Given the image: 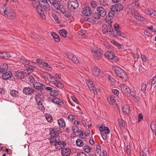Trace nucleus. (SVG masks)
Masks as SVG:
<instances>
[{"mask_svg": "<svg viewBox=\"0 0 156 156\" xmlns=\"http://www.w3.org/2000/svg\"><path fill=\"white\" fill-rule=\"evenodd\" d=\"M127 12L132 14L134 17L138 20L143 21L144 23H147L148 20H147L144 16L136 11L131 6H129L126 9Z\"/></svg>", "mask_w": 156, "mask_h": 156, "instance_id": "f257e3e1", "label": "nucleus"}, {"mask_svg": "<svg viewBox=\"0 0 156 156\" xmlns=\"http://www.w3.org/2000/svg\"><path fill=\"white\" fill-rule=\"evenodd\" d=\"M112 69L121 79L126 80L128 78L126 73L120 67L116 65H113Z\"/></svg>", "mask_w": 156, "mask_h": 156, "instance_id": "f03ea898", "label": "nucleus"}, {"mask_svg": "<svg viewBox=\"0 0 156 156\" xmlns=\"http://www.w3.org/2000/svg\"><path fill=\"white\" fill-rule=\"evenodd\" d=\"M0 12L3 15L10 19H13L16 16L14 11L9 7H6L5 9L2 8Z\"/></svg>", "mask_w": 156, "mask_h": 156, "instance_id": "7ed1b4c3", "label": "nucleus"}, {"mask_svg": "<svg viewBox=\"0 0 156 156\" xmlns=\"http://www.w3.org/2000/svg\"><path fill=\"white\" fill-rule=\"evenodd\" d=\"M78 7V2L77 0H69L68 2V9L73 11Z\"/></svg>", "mask_w": 156, "mask_h": 156, "instance_id": "20e7f679", "label": "nucleus"}, {"mask_svg": "<svg viewBox=\"0 0 156 156\" xmlns=\"http://www.w3.org/2000/svg\"><path fill=\"white\" fill-rule=\"evenodd\" d=\"M94 58L96 60H99L102 58V51L99 48H93L92 49Z\"/></svg>", "mask_w": 156, "mask_h": 156, "instance_id": "39448f33", "label": "nucleus"}, {"mask_svg": "<svg viewBox=\"0 0 156 156\" xmlns=\"http://www.w3.org/2000/svg\"><path fill=\"white\" fill-rule=\"evenodd\" d=\"M92 73L94 75L99 78L104 77V76L103 71L97 66H94L93 67L92 69Z\"/></svg>", "mask_w": 156, "mask_h": 156, "instance_id": "423d86ee", "label": "nucleus"}, {"mask_svg": "<svg viewBox=\"0 0 156 156\" xmlns=\"http://www.w3.org/2000/svg\"><path fill=\"white\" fill-rule=\"evenodd\" d=\"M102 32L103 34L113 36L114 33L113 29L109 26L104 25L102 28Z\"/></svg>", "mask_w": 156, "mask_h": 156, "instance_id": "0eeeda50", "label": "nucleus"}, {"mask_svg": "<svg viewBox=\"0 0 156 156\" xmlns=\"http://www.w3.org/2000/svg\"><path fill=\"white\" fill-rule=\"evenodd\" d=\"M40 3L41 7L47 11L50 10V6L48 4L47 0H38Z\"/></svg>", "mask_w": 156, "mask_h": 156, "instance_id": "6e6552de", "label": "nucleus"}, {"mask_svg": "<svg viewBox=\"0 0 156 156\" xmlns=\"http://www.w3.org/2000/svg\"><path fill=\"white\" fill-rule=\"evenodd\" d=\"M18 55L16 54V56L15 57V58L17 60V61H20V62L24 64L25 66L29 65V61L25 58L22 57L20 53H18Z\"/></svg>", "mask_w": 156, "mask_h": 156, "instance_id": "1a4fd4ad", "label": "nucleus"}, {"mask_svg": "<svg viewBox=\"0 0 156 156\" xmlns=\"http://www.w3.org/2000/svg\"><path fill=\"white\" fill-rule=\"evenodd\" d=\"M119 89L124 94H128L131 92V91L129 87L126 85L123 84H121L119 86Z\"/></svg>", "mask_w": 156, "mask_h": 156, "instance_id": "9d476101", "label": "nucleus"}, {"mask_svg": "<svg viewBox=\"0 0 156 156\" xmlns=\"http://www.w3.org/2000/svg\"><path fill=\"white\" fill-rule=\"evenodd\" d=\"M66 145V143L65 141H59L55 144V146L56 149H62Z\"/></svg>", "mask_w": 156, "mask_h": 156, "instance_id": "9b49d317", "label": "nucleus"}, {"mask_svg": "<svg viewBox=\"0 0 156 156\" xmlns=\"http://www.w3.org/2000/svg\"><path fill=\"white\" fill-rule=\"evenodd\" d=\"M82 13L87 16H90L92 13L91 8L89 6L84 7L82 11Z\"/></svg>", "mask_w": 156, "mask_h": 156, "instance_id": "f8f14e48", "label": "nucleus"}, {"mask_svg": "<svg viewBox=\"0 0 156 156\" xmlns=\"http://www.w3.org/2000/svg\"><path fill=\"white\" fill-rule=\"evenodd\" d=\"M34 91V90L30 87H24L23 90V93L27 95H31Z\"/></svg>", "mask_w": 156, "mask_h": 156, "instance_id": "ddd939ff", "label": "nucleus"}, {"mask_svg": "<svg viewBox=\"0 0 156 156\" xmlns=\"http://www.w3.org/2000/svg\"><path fill=\"white\" fill-rule=\"evenodd\" d=\"M49 1L51 5L52 9L54 11H57L58 9L59 6L60 5V4L53 0H49Z\"/></svg>", "mask_w": 156, "mask_h": 156, "instance_id": "4468645a", "label": "nucleus"}, {"mask_svg": "<svg viewBox=\"0 0 156 156\" xmlns=\"http://www.w3.org/2000/svg\"><path fill=\"white\" fill-rule=\"evenodd\" d=\"M123 8L122 5L119 4L113 5L111 7V9L114 10L115 11H120Z\"/></svg>", "mask_w": 156, "mask_h": 156, "instance_id": "2eb2a0df", "label": "nucleus"}, {"mask_svg": "<svg viewBox=\"0 0 156 156\" xmlns=\"http://www.w3.org/2000/svg\"><path fill=\"white\" fill-rule=\"evenodd\" d=\"M51 101L53 103L60 106H62L63 105V102L59 98L54 97L52 98Z\"/></svg>", "mask_w": 156, "mask_h": 156, "instance_id": "dca6fc26", "label": "nucleus"}, {"mask_svg": "<svg viewBox=\"0 0 156 156\" xmlns=\"http://www.w3.org/2000/svg\"><path fill=\"white\" fill-rule=\"evenodd\" d=\"M115 11L113 9H111L109 11L108 16H107L105 18V20L106 22L109 21L112 19L115 15Z\"/></svg>", "mask_w": 156, "mask_h": 156, "instance_id": "f3484780", "label": "nucleus"}, {"mask_svg": "<svg viewBox=\"0 0 156 156\" xmlns=\"http://www.w3.org/2000/svg\"><path fill=\"white\" fill-rule=\"evenodd\" d=\"M61 153L62 156H69L71 153V150L68 147L63 148L62 149Z\"/></svg>", "mask_w": 156, "mask_h": 156, "instance_id": "a211bd4d", "label": "nucleus"}, {"mask_svg": "<svg viewBox=\"0 0 156 156\" xmlns=\"http://www.w3.org/2000/svg\"><path fill=\"white\" fill-rule=\"evenodd\" d=\"M145 12L151 16L155 18L156 17V11L152 9H147L145 10Z\"/></svg>", "mask_w": 156, "mask_h": 156, "instance_id": "6ab92c4d", "label": "nucleus"}, {"mask_svg": "<svg viewBox=\"0 0 156 156\" xmlns=\"http://www.w3.org/2000/svg\"><path fill=\"white\" fill-rule=\"evenodd\" d=\"M98 12L102 17H104L106 14V12L105 9L102 7L99 6L97 8Z\"/></svg>", "mask_w": 156, "mask_h": 156, "instance_id": "aec40b11", "label": "nucleus"}, {"mask_svg": "<svg viewBox=\"0 0 156 156\" xmlns=\"http://www.w3.org/2000/svg\"><path fill=\"white\" fill-rule=\"evenodd\" d=\"M12 73L10 71H8L3 74L2 77L3 80H10L12 76Z\"/></svg>", "mask_w": 156, "mask_h": 156, "instance_id": "412c9836", "label": "nucleus"}, {"mask_svg": "<svg viewBox=\"0 0 156 156\" xmlns=\"http://www.w3.org/2000/svg\"><path fill=\"white\" fill-rule=\"evenodd\" d=\"M33 85L34 87L37 89H43L44 87V84L37 82L34 83Z\"/></svg>", "mask_w": 156, "mask_h": 156, "instance_id": "4be33fe9", "label": "nucleus"}, {"mask_svg": "<svg viewBox=\"0 0 156 156\" xmlns=\"http://www.w3.org/2000/svg\"><path fill=\"white\" fill-rule=\"evenodd\" d=\"M44 78L47 79L50 83H53L55 80L54 77L46 73H44Z\"/></svg>", "mask_w": 156, "mask_h": 156, "instance_id": "5701e85b", "label": "nucleus"}, {"mask_svg": "<svg viewBox=\"0 0 156 156\" xmlns=\"http://www.w3.org/2000/svg\"><path fill=\"white\" fill-rule=\"evenodd\" d=\"M100 130L101 132H104V133L107 135L109 133V129L107 126H105L104 125H102L100 128Z\"/></svg>", "mask_w": 156, "mask_h": 156, "instance_id": "b1692460", "label": "nucleus"}, {"mask_svg": "<svg viewBox=\"0 0 156 156\" xmlns=\"http://www.w3.org/2000/svg\"><path fill=\"white\" fill-rule=\"evenodd\" d=\"M105 56L108 58L109 59H112L113 58L115 59L117 57L114 55V54L113 52H111L109 51H107L105 54Z\"/></svg>", "mask_w": 156, "mask_h": 156, "instance_id": "393cba45", "label": "nucleus"}, {"mask_svg": "<svg viewBox=\"0 0 156 156\" xmlns=\"http://www.w3.org/2000/svg\"><path fill=\"white\" fill-rule=\"evenodd\" d=\"M8 69V66L6 63L2 64L0 66V72L3 73L7 71Z\"/></svg>", "mask_w": 156, "mask_h": 156, "instance_id": "a878e982", "label": "nucleus"}, {"mask_svg": "<svg viewBox=\"0 0 156 156\" xmlns=\"http://www.w3.org/2000/svg\"><path fill=\"white\" fill-rule=\"evenodd\" d=\"M78 34L82 38H84L87 36V33L85 29H82L79 31Z\"/></svg>", "mask_w": 156, "mask_h": 156, "instance_id": "bb28decb", "label": "nucleus"}, {"mask_svg": "<svg viewBox=\"0 0 156 156\" xmlns=\"http://www.w3.org/2000/svg\"><path fill=\"white\" fill-rule=\"evenodd\" d=\"M10 94L13 97L16 98L19 97L20 93L17 90H12L10 91Z\"/></svg>", "mask_w": 156, "mask_h": 156, "instance_id": "cd10ccee", "label": "nucleus"}, {"mask_svg": "<svg viewBox=\"0 0 156 156\" xmlns=\"http://www.w3.org/2000/svg\"><path fill=\"white\" fill-rule=\"evenodd\" d=\"M41 65H42L43 67H47V68L45 69L46 70L51 71L52 70L51 66L46 62L42 61L41 62Z\"/></svg>", "mask_w": 156, "mask_h": 156, "instance_id": "c85d7f7f", "label": "nucleus"}, {"mask_svg": "<svg viewBox=\"0 0 156 156\" xmlns=\"http://www.w3.org/2000/svg\"><path fill=\"white\" fill-rule=\"evenodd\" d=\"M24 73L23 71H17L15 73V76L19 79H22L24 78Z\"/></svg>", "mask_w": 156, "mask_h": 156, "instance_id": "c756f323", "label": "nucleus"}, {"mask_svg": "<svg viewBox=\"0 0 156 156\" xmlns=\"http://www.w3.org/2000/svg\"><path fill=\"white\" fill-rule=\"evenodd\" d=\"M116 99V98L114 95H112L107 99V101L110 105H113L115 102Z\"/></svg>", "mask_w": 156, "mask_h": 156, "instance_id": "7c9ffc66", "label": "nucleus"}, {"mask_svg": "<svg viewBox=\"0 0 156 156\" xmlns=\"http://www.w3.org/2000/svg\"><path fill=\"white\" fill-rule=\"evenodd\" d=\"M122 112L126 115H128L130 113V108L129 106L126 105H124L122 108Z\"/></svg>", "mask_w": 156, "mask_h": 156, "instance_id": "2f4dec72", "label": "nucleus"}, {"mask_svg": "<svg viewBox=\"0 0 156 156\" xmlns=\"http://www.w3.org/2000/svg\"><path fill=\"white\" fill-rule=\"evenodd\" d=\"M11 56V55L7 52H0V57L2 58L5 59H7Z\"/></svg>", "mask_w": 156, "mask_h": 156, "instance_id": "473e14b6", "label": "nucleus"}, {"mask_svg": "<svg viewBox=\"0 0 156 156\" xmlns=\"http://www.w3.org/2000/svg\"><path fill=\"white\" fill-rule=\"evenodd\" d=\"M58 122L59 128H63L65 126L66 123L64 119L63 118H60L58 121Z\"/></svg>", "mask_w": 156, "mask_h": 156, "instance_id": "72a5a7b5", "label": "nucleus"}, {"mask_svg": "<svg viewBox=\"0 0 156 156\" xmlns=\"http://www.w3.org/2000/svg\"><path fill=\"white\" fill-rule=\"evenodd\" d=\"M51 35L54 40L56 42H59L60 40L59 37L56 33L53 32L51 33Z\"/></svg>", "mask_w": 156, "mask_h": 156, "instance_id": "f704fd0d", "label": "nucleus"}, {"mask_svg": "<svg viewBox=\"0 0 156 156\" xmlns=\"http://www.w3.org/2000/svg\"><path fill=\"white\" fill-rule=\"evenodd\" d=\"M53 83L59 88H62L64 87L63 84L59 81L57 80H55Z\"/></svg>", "mask_w": 156, "mask_h": 156, "instance_id": "c9c22d12", "label": "nucleus"}, {"mask_svg": "<svg viewBox=\"0 0 156 156\" xmlns=\"http://www.w3.org/2000/svg\"><path fill=\"white\" fill-rule=\"evenodd\" d=\"M32 6L37 11H38V10L39 9H40L39 8L40 3H39V1L37 2V1H34L32 2Z\"/></svg>", "mask_w": 156, "mask_h": 156, "instance_id": "e433bc0d", "label": "nucleus"}, {"mask_svg": "<svg viewBox=\"0 0 156 156\" xmlns=\"http://www.w3.org/2000/svg\"><path fill=\"white\" fill-rule=\"evenodd\" d=\"M37 12L41 19L43 20H44L46 19V16L44 15V11L41 10V8L40 9L38 10Z\"/></svg>", "mask_w": 156, "mask_h": 156, "instance_id": "4c0bfd02", "label": "nucleus"}, {"mask_svg": "<svg viewBox=\"0 0 156 156\" xmlns=\"http://www.w3.org/2000/svg\"><path fill=\"white\" fill-rule=\"evenodd\" d=\"M59 34L61 36L64 37H66L67 36V32L64 29L60 30L59 31Z\"/></svg>", "mask_w": 156, "mask_h": 156, "instance_id": "58836bf2", "label": "nucleus"}, {"mask_svg": "<svg viewBox=\"0 0 156 156\" xmlns=\"http://www.w3.org/2000/svg\"><path fill=\"white\" fill-rule=\"evenodd\" d=\"M38 95H36L35 97V99L37 102V104L38 106H39L40 105H43V101L42 100H40V98L38 97Z\"/></svg>", "mask_w": 156, "mask_h": 156, "instance_id": "ea45409f", "label": "nucleus"}, {"mask_svg": "<svg viewBox=\"0 0 156 156\" xmlns=\"http://www.w3.org/2000/svg\"><path fill=\"white\" fill-rule=\"evenodd\" d=\"M44 115L46 119L48 122H51L53 120L52 117L51 115L49 114L46 113Z\"/></svg>", "mask_w": 156, "mask_h": 156, "instance_id": "a19ab883", "label": "nucleus"}, {"mask_svg": "<svg viewBox=\"0 0 156 156\" xmlns=\"http://www.w3.org/2000/svg\"><path fill=\"white\" fill-rule=\"evenodd\" d=\"M51 18L54 19L56 22L58 23L60 22L58 16L55 13H51Z\"/></svg>", "mask_w": 156, "mask_h": 156, "instance_id": "79ce46f5", "label": "nucleus"}, {"mask_svg": "<svg viewBox=\"0 0 156 156\" xmlns=\"http://www.w3.org/2000/svg\"><path fill=\"white\" fill-rule=\"evenodd\" d=\"M109 82L111 84L114 85L115 83V79L111 75H109L108 76Z\"/></svg>", "mask_w": 156, "mask_h": 156, "instance_id": "37998d69", "label": "nucleus"}, {"mask_svg": "<svg viewBox=\"0 0 156 156\" xmlns=\"http://www.w3.org/2000/svg\"><path fill=\"white\" fill-rule=\"evenodd\" d=\"M116 33L117 35L123 38L126 37V34L124 33H121L120 30V28L117 29L115 30Z\"/></svg>", "mask_w": 156, "mask_h": 156, "instance_id": "c03bdc74", "label": "nucleus"}, {"mask_svg": "<svg viewBox=\"0 0 156 156\" xmlns=\"http://www.w3.org/2000/svg\"><path fill=\"white\" fill-rule=\"evenodd\" d=\"M50 94L51 96L55 97L59 95V93L56 90H53L50 91Z\"/></svg>", "mask_w": 156, "mask_h": 156, "instance_id": "a18cd8bd", "label": "nucleus"}, {"mask_svg": "<svg viewBox=\"0 0 156 156\" xmlns=\"http://www.w3.org/2000/svg\"><path fill=\"white\" fill-rule=\"evenodd\" d=\"M76 143L77 146L79 147L83 146L84 144L82 140L79 139H78L76 141Z\"/></svg>", "mask_w": 156, "mask_h": 156, "instance_id": "49530a36", "label": "nucleus"}, {"mask_svg": "<svg viewBox=\"0 0 156 156\" xmlns=\"http://www.w3.org/2000/svg\"><path fill=\"white\" fill-rule=\"evenodd\" d=\"M91 147L87 145L83 146V149L87 153H90L91 151Z\"/></svg>", "mask_w": 156, "mask_h": 156, "instance_id": "de8ad7c7", "label": "nucleus"}, {"mask_svg": "<svg viewBox=\"0 0 156 156\" xmlns=\"http://www.w3.org/2000/svg\"><path fill=\"white\" fill-rule=\"evenodd\" d=\"M148 153L147 149L145 148L140 153V156H147Z\"/></svg>", "mask_w": 156, "mask_h": 156, "instance_id": "09e8293b", "label": "nucleus"}, {"mask_svg": "<svg viewBox=\"0 0 156 156\" xmlns=\"http://www.w3.org/2000/svg\"><path fill=\"white\" fill-rule=\"evenodd\" d=\"M59 11H60L63 14H65V13L66 10L63 5H60V6H59L58 9V10L57 12H58Z\"/></svg>", "mask_w": 156, "mask_h": 156, "instance_id": "8fccbe9b", "label": "nucleus"}, {"mask_svg": "<svg viewBox=\"0 0 156 156\" xmlns=\"http://www.w3.org/2000/svg\"><path fill=\"white\" fill-rule=\"evenodd\" d=\"M92 16L94 18L97 19H99L101 16L99 13L97 12L93 13L92 14Z\"/></svg>", "mask_w": 156, "mask_h": 156, "instance_id": "3c124183", "label": "nucleus"}, {"mask_svg": "<svg viewBox=\"0 0 156 156\" xmlns=\"http://www.w3.org/2000/svg\"><path fill=\"white\" fill-rule=\"evenodd\" d=\"M96 151L98 154L100 155H101V146L99 145H97L96 147Z\"/></svg>", "mask_w": 156, "mask_h": 156, "instance_id": "603ef678", "label": "nucleus"}, {"mask_svg": "<svg viewBox=\"0 0 156 156\" xmlns=\"http://www.w3.org/2000/svg\"><path fill=\"white\" fill-rule=\"evenodd\" d=\"M118 121L120 126L123 128H124L125 126V121L121 119H118Z\"/></svg>", "mask_w": 156, "mask_h": 156, "instance_id": "864d4df0", "label": "nucleus"}, {"mask_svg": "<svg viewBox=\"0 0 156 156\" xmlns=\"http://www.w3.org/2000/svg\"><path fill=\"white\" fill-rule=\"evenodd\" d=\"M72 131L74 133H76L79 131V127L77 125H74L72 127Z\"/></svg>", "mask_w": 156, "mask_h": 156, "instance_id": "5fc2aeb1", "label": "nucleus"}, {"mask_svg": "<svg viewBox=\"0 0 156 156\" xmlns=\"http://www.w3.org/2000/svg\"><path fill=\"white\" fill-rule=\"evenodd\" d=\"M50 133L51 134L56 135L57 133L58 134L59 133L58 131H57L55 128H54L50 131Z\"/></svg>", "mask_w": 156, "mask_h": 156, "instance_id": "6e6d98bb", "label": "nucleus"}, {"mask_svg": "<svg viewBox=\"0 0 156 156\" xmlns=\"http://www.w3.org/2000/svg\"><path fill=\"white\" fill-rule=\"evenodd\" d=\"M151 127L153 131L156 132V124L151 123Z\"/></svg>", "mask_w": 156, "mask_h": 156, "instance_id": "4d7b16f0", "label": "nucleus"}, {"mask_svg": "<svg viewBox=\"0 0 156 156\" xmlns=\"http://www.w3.org/2000/svg\"><path fill=\"white\" fill-rule=\"evenodd\" d=\"M147 85H146L144 83H143L141 85V90L143 92H145L146 90Z\"/></svg>", "mask_w": 156, "mask_h": 156, "instance_id": "13d9d810", "label": "nucleus"}, {"mask_svg": "<svg viewBox=\"0 0 156 156\" xmlns=\"http://www.w3.org/2000/svg\"><path fill=\"white\" fill-rule=\"evenodd\" d=\"M57 142L56 140V138L55 137H53L51 138L50 140V143L51 144H52L53 143H56Z\"/></svg>", "mask_w": 156, "mask_h": 156, "instance_id": "bf43d9fd", "label": "nucleus"}, {"mask_svg": "<svg viewBox=\"0 0 156 156\" xmlns=\"http://www.w3.org/2000/svg\"><path fill=\"white\" fill-rule=\"evenodd\" d=\"M71 99L76 104L78 105H80V103L78 100L76 99L75 97L74 96H72L71 97Z\"/></svg>", "mask_w": 156, "mask_h": 156, "instance_id": "052dcab7", "label": "nucleus"}, {"mask_svg": "<svg viewBox=\"0 0 156 156\" xmlns=\"http://www.w3.org/2000/svg\"><path fill=\"white\" fill-rule=\"evenodd\" d=\"M112 92L115 96H118L119 94V91L117 89H112Z\"/></svg>", "mask_w": 156, "mask_h": 156, "instance_id": "680f3d73", "label": "nucleus"}, {"mask_svg": "<svg viewBox=\"0 0 156 156\" xmlns=\"http://www.w3.org/2000/svg\"><path fill=\"white\" fill-rule=\"evenodd\" d=\"M68 119H69L70 121H72L75 119V117L72 115H69L68 117Z\"/></svg>", "mask_w": 156, "mask_h": 156, "instance_id": "e2e57ef3", "label": "nucleus"}, {"mask_svg": "<svg viewBox=\"0 0 156 156\" xmlns=\"http://www.w3.org/2000/svg\"><path fill=\"white\" fill-rule=\"evenodd\" d=\"M126 149L127 154L129 155L131 151L130 146L129 145H127L126 147Z\"/></svg>", "mask_w": 156, "mask_h": 156, "instance_id": "0e129e2a", "label": "nucleus"}, {"mask_svg": "<svg viewBox=\"0 0 156 156\" xmlns=\"http://www.w3.org/2000/svg\"><path fill=\"white\" fill-rule=\"evenodd\" d=\"M76 156H87V155L84 152H80L77 153Z\"/></svg>", "mask_w": 156, "mask_h": 156, "instance_id": "69168bd1", "label": "nucleus"}, {"mask_svg": "<svg viewBox=\"0 0 156 156\" xmlns=\"http://www.w3.org/2000/svg\"><path fill=\"white\" fill-rule=\"evenodd\" d=\"M90 4L91 7L93 8H95L97 6L96 3L93 1H91L90 2Z\"/></svg>", "mask_w": 156, "mask_h": 156, "instance_id": "338daca9", "label": "nucleus"}, {"mask_svg": "<svg viewBox=\"0 0 156 156\" xmlns=\"http://www.w3.org/2000/svg\"><path fill=\"white\" fill-rule=\"evenodd\" d=\"M71 60L73 62L76 64H77L79 63V61L77 58H76V57L74 56H73V58H72Z\"/></svg>", "mask_w": 156, "mask_h": 156, "instance_id": "774afa93", "label": "nucleus"}]
</instances>
